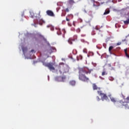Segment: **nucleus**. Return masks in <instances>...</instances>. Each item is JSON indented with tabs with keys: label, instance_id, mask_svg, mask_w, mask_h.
I'll list each match as a JSON object with an SVG mask.
<instances>
[{
	"label": "nucleus",
	"instance_id": "nucleus-24",
	"mask_svg": "<svg viewBox=\"0 0 129 129\" xmlns=\"http://www.w3.org/2000/svg\"><path fill=\"white\" fill-rule=\"evenodd\" d=\"M126 41V39H123L122 40V42H125Z\"/></svg>",
	"mask_w": 129,
	"mask_h": 129
},
{
	"label": "nucleus",
	"instance_id": "nucleus-21",
	"mask_svg": "<svg viewBox=\"0 0 129 129\" xmlns=\"http://www.w3.org/2000/svg\"><path fill=\"white\" fill-rule=\"evenodd\" d=\"M117 46H119V45H121V42H118L116 44Z\"/></svg>",
	"mask_w": 129,
	"mask_h": 129
},
{
	"label": "nucleus",
	"instance_id": "nucleus-8",
	"mask_svg": "<svg viewBox=\"0 0 129 129\" xmlns=\"http://www.w3.org/2000/svg\"><path fill=\"white\" fill-rule=\"evenodd\" d=\"M65 79H66V77H65V76L62 77L61 78V77H58L56 78V80L57 81L64 82V80H65Z\"/></svg>",
	"mask_w": 129,
	"mask_h": 129
},
{
	"label": "nucleus",
	"instance_id": "nucleus-22",
	"mask_svg": "<svg viewBox=\"0 0 129 129\" xmlns=\"http://www.w3.org/2000/svg\"><path fill=\"white\" fill-rule=\"evenodd\" d=\"M66 15V14L62 13L61 16V17H65Z\"/></svg>",
	"mask_w": 129,
	"mask_h": 129
},
{
	"label": "nucleus",
	"instance_id": "nucleus-19",
	"mask_svg": "<svg viewBox=\"0 0 129 129\" xmlns=\"http://www.w3.org/2000/svg\"><path fill=\"white\" fill-rule=\"evenodd\" d=\"M50 28L51 31H54V28L52 26H47V28Z\"/></svg>",
	"mask_w": 129,
	"mask_h": 129
},
{
	"label": "nucleus",
	"instance_id": "nucleus-5",
	"mask_svg": "<svg viewBox=\"0 0 129 129\" xmlns=\"http://www.w3.org/2000/svg\"><path fill=\"white\" fill-rule=\"evenodd\" d=\"M46 67H48L49 70H55V68H54V63L53 62H49L44 64Z\"/></svg>",
	"mask_w": 129,
	"mask_h": 129
},
{
	"label": "nucleus",
	"instance_id": "nucleus-4",
	"mask_svg": "<svg viewBox=\"0 0 129 129\" xmlns=\"http://www.w3.org/2000/svg\"><path fill=\"white\" fill-rule=\"evenodd\" d=\"M40 14H41V11H39L38 13V17L36 18V20L37 21V23H38L39 25H42L43 24H45V22L43 20V19H41V15Z\"/></svg>",
	"mask_w": 129,
	"mask_h": 129
},
{
	"label": "nucleus",
	"instance_id": "nucleus-26",
	"mask_svg": "<svg viewBox=\"0 0 129 129\" xmlns=\"http://www.w3.org/2000/svg\"><path fill=\"white\" fill-rule=\"evenodd\" d=\"M127 37H129V34L127 36H125V38H127Z\"/></svg>",
	"mask_w": 129,
	"mask_h": 129
},
{
	"label": "nucleus",
	"instance_id": "nucleus-30",
	"mask_svg": "<svg viewBox=\"0 0 129 129\" xmlns=\"http://www.w3.org/2000/svg\"><path fill=\"white\" fill-rule=\"evenodd\" d=\"M57 34H58V33H57ZM58 35H60V34H61V33H60L59 34H58Z\"/></svg>",
	"mask_w": 129,
	"mask_h": 129
},
{
	"label": "nucleus",
	"instance_id": "nucleus-31",
	"mask_svg": "<svg viewBox=\"0 0 129 129\" xmlns=\"http://www.w3.org/2000/svg\"><path fill=\"white\" fill-rule=\"evenodd\" d=\"M118 49H120V47H118Z\"/></svg>",
	"mask_w": 129,
	"mask_h": 129
},
{
	"label": "nucleus",
	"instance_id": "nucleus-28",
	"mask_svg": "<svg viewBox=\"0 0 129 129\" xmlns=\"http://www.w3.org/2000/svg\"><path fill=\"white\" fill-rule=\"evenodd\" d=\"M93 7H96V5L95 4H93Z\"/></svg>",
	"mask_w": 129,
	"mask_h": 129
},
{
	"label": "nucleus",
	"instance_id": "nucleus-1",
	"mask_svg": "<svg viewBox=\"0 0 129 129\" xmlns=\"http://www.w3.org/2000/svg\"><path fill=\"white\" fill-rule=\"evenodd\" d=\"M78 70L79 80H81V81H83V82H89V78L87 77L86 75H88V74H91V72H92L93 70L92 69L90 70L88 68L86 67L79 68Z\"/></svg>",
	"mask_w": 129,
	"mask_h": 129
},
{
	"label": "nucleus",
	"instance_id": "nucleus-10",
	"mask_svg": "<svg viewBox=\"0 0 129 129\" xmlns=\"http://www.w3.org/2000/svg\"><path fill=\"white\" fill-rule=\"evenodd\" d=\"M109 97H110L111 101H112V102L115 103L116 102V101H117V100L116 99V98L111 97V95H109Z\"/></svg>",
	"mask_w": 129,
	"mask_h": 129
},
{
	"label": "nucleus",
	"instance_id": "nucleus-16",
	"mask_svg": "<svg viewBox=\"0 0 129 129\" xmlns=\"http://www.w3.org/2000/svg\"><path fill=\"white\" fill-rule=\"evenodd\" d=\"M124 25H128L129 24V18H127L126 21H124Z\"/></svg>",
	"mask_w": 129,
	"mask_h": 129
},
{
	"label": "nucleus",
	"instance_id": "nucleus-6",
	"mask_svg": "<svg viewBox=\"0 0 129 129\" xmlns=\"http://www.w3.org/2000/svg\"><path fill=\"white\" fill-rule=\"evenodd\" d=\"M46 13L47 16L49 17H55V14H54V13L51 10H47Z\"/></svg>",
	"mask_w": 129,
	"mask_h": 129
},
{
	"label": "nucleus",
	"instance_id": "nucleus-18",
	"mask_svg": "<svg viewBox=\"0 0 129 129\" xmlns=\"http://www.w3.org/2000/svg\"><path fill=\"white\" fill-rule=\"evenodd\" d=\"M112 49H113V46H109V52L110 53H111V50H112Z\"/></svg>",
	"mask_w": 129,
	"mask_h": 129
},
{
	"label": "nucleus",
	"instance_id": "nucleus-13",
	"mask_svg": "<svg viewBox=\"0 0 129 129\" xmlns=\"http://www.w3.org/2000/svg\"><path fill=\"white\" fill-rule=\"evenodd\" d=\"M93 89L94 90H96V89H97V86H96V84H93Z\"/></svg>",
	"mask_w": 129,
	"mask_h": 129
},
{
	"label": "nucleus",
	"instance_id": "nucleus-7",
	"mask_svg": "<svg viewBox=\"0 0 129 129\" xmlns=\"http://www.w3.org/2000/svg\"><path fill=\"white\" fill-rule=\"evenodd\" d=\"M38 13H34L33 11H30V17L31 18H36V19L38 18Z\"/></svg>",
	"mask_w": 129,
	"mask_h": 129
},
{
	"label": "nucleus",
	"instance_id": "nucleus-29",
	"mask_svg": "<svg viewBox=\"0 0 129 129\" xmlns=\"http://www.w3.org/2000/svg\"><path fill=\"white\" fill-rule=\"evenodd\" d=\"M84 52H85V53H86V51H84Z\"/></svg>",
	"mask_w": 129,
	"mask_h": 129
},
{
	"label": "nucleus",
	"instance_id": "nucleus-25",
	"mask_svg": "<svg viewBox=\"0 0 129 129\" xmlns=\"http://www.w3.org/2000/svg\"><path fill=\"white\" fill-rule=\"evenodd\" d=\"M59 73H60V74H62V71H61V70H59Z\"/></svg>",
	"mask_w": 129,
	"mask_h": 129
},
{
	"label": "nucleus",
	"instance_id": "nucleus-2",
	"mask_svg": "<svg viewBox=\"0 0 129 129\" xmlns=\"http://www.w3.org/2000/svg\"><path fill=\"white\" fill-rule=\"evenodd\" d=\"M116 106L120 108L124 107L125 109H129V96L124 99V101L121 100L117 101Z\"/></svg>",
	"mask_w": 129,
	"mask_h": 129
},
{
	"label": "nucleus",
	"instance_id": "nucleus-20",
	"mask_svg": "<svg viewBox=\"0 0 129 129\" xmlns=\"http://www.w3.org/2000/svg\"><path fill=\"white\" fill-rule=\"evenodd\" d=\"M65 12H66L67 13H69V8L66 9Z\"/></svg>",
	"mask_w": 129,
	"mask_h": 129
},
{
	"label": "nucleus",
	"instance_id": "nucleus-23",
	"mask_svg": "<svg viewBox=\"0 0 129 129\" xmlns=\"http://www.w3.org/2000/svg\"><path fill=\"white\" fill-rule=\"evenodd\" d=\"M102 76H104V75H105V72H103L102 73Z\"/></svg>",
	"mask_w": 129,
	"mask_h": 129
},
{
	"label": "nucleus",
	"instance_id": "nucleus-27",
	"mask_svg": "<svg viewBox=\"0 0 129 129\" xmlns=\"http://www.w3.org/2000/svg\"><path fill=\"white\" fill-rule=\"evenodd\" d=\"M34 51H35V50L32 49V50H31V52H34Z\"/></svg>",
	"mask_w": 129,
	"mask_h": 129
},
{
	"label": "nucleus",
	"instance_id": "nucleus-3",
	"mask_svg": "<svg viewBox=\"0 0 129 129\" xmlns=\"http://www.w3.org/2000/svg\"><path fill=\"white\" fill-rule=\"evenodd\" d=\"M98 100H106L108 99L107 96L106 94L103 93V89L102 88H98Z\"/></svg>",
	"mask_w": 129,
	"mask_h": 129
},
{
	"label": "nucleus",
	"instance_id": "nucleus-17",
	"mask_svg": "<svg viewBox=\"0 0 129 129\" xmlns=\"http://www.w3.org/2000/svg\"><path fill=\"white\" fill-rule=\"evenodd\" d=\"M68 2L70 5H73L74 4V1L73 0H69Z\"/></svg>",
	"mask_w": 129,
	"mask_h": 129
},
{
	"label": "nucleus",
	"instance_id": "nucleus-11",
	"mask_svg": "<svg viewBox=\"0 0 129 129\" xmlns=\"http://www.w3.org/2000/svg\"><path fill=\"white\" fill-rule=\"evenodd\" d=\"M70 85H71L72 86H74L76 83V82H75V81H70Z\"/></svg>",
	"mask_w": 129,
	"mask_h": 129
},
{
	"label": "nucleus",
	"instance_id": "nucleus-9",
	"mask_svg": "<svg viewBox=\"0 0 129 129\" xmlns=\"http://www.w3.org/2000/svg\"><path fill=\"white\" fill-rule=\"evenodd\" d=\"M73 17H74L73 15H72V14H69V15H68L67 17H66V21L67 22H69V21H70V19L73 18Z\"/></svg>",
	"mask_w": 129,
	"mask_h": 129
},
{
	"label": "nucleus",
	"instance_id": "nucleus-15",
	"mask_svg": "<svg viewBox=\"0 0 129 129\" xmlns=\"http://www.w3.org/2000/svg\"><path fill=\"white\" fill-rule=\"evenodd\" d=\"M72 42H73V39L72 38H70L68 40V43H69V44H70V45H72V44H73Z\"/></svg>",
	"mask_w": 129,
	"mask_h": 129
},
{
	"label": "nucleus",
	"instance_id": "nucleus-14",
	"mask_svg": "<svg viewBox=\"0 0 129 129\" xmlns=\"http://www.w3.org/2000/svg\"><path fill=\"white\" fill-rule=\"evenodd\" d=\"M124 52H125V55L126 57L129 58V55L127 53V50L126 49H124Z\"/></svg>",
	"mask_w": 129,
	"mask_h": 129
},
{
	"label": "nucleus",
	"instance_id": "nucleus-12",
	"mask_svg": "<svg viewBox=\"0 0 129 129\" xmlns=\"http://www.w3.org/2000/svg\"><path fill=\"white\" fill-rule=\"evenodd\" d=\"M109 13H110V10H109V9H107V10H105V11L103 15H108V14H109Z\"/></svg>",
	"mask_w": 129,
	"mask_h": 129
}]
</instances>
